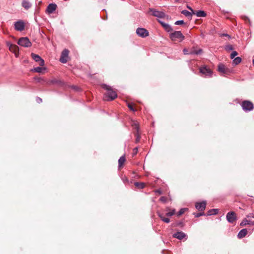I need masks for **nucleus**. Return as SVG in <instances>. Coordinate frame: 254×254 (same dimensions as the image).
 <instances>
[{"label":"nucleus","mask_w":254,"mask_h":254,"mask_svg":"<svg viewBox=\"0 0 254 254\" xmlns=\"http://www.w3.org/2000/svg\"><path fill=\"white\" fill-rule=\"evenodd\" d=\"M102 87L107 90V93L105 94L104 97L105 100L112 101L117 97V92L114 90L111 87L106 84H103Z\"/></svg>","instance_id":"f257e3e1"},{"label":"nucleus","mask_w":254,"mask_h":254,"mask_svg":"<svg viewBox=\"0 0 254 254\" xmlns=\"http://www.w3.org/2000/svg\"><path fill=\"white\" fill-rule=\"evenodd\" d=\"M169 38L173 41L179 39L180 42H182L185 39V36L180 31H175L170 33Z\"/></svg>","instance_id":"f03ea898"},{"label":"nucleus","mask_w":254,"mask_h":254,"mask_svg":"<svg viewBox=\"0 0 254 254\" xmlns=\"http://www.w3.org/2000/svg\"><path fill=\"white\" fill-rule=\"evenodd\" d=\"M243 110L246 113L252 111L254 109V104L249 100H244L241 104Z\"/></svg>","instance_id":"7ed1b4c3"},{"label":"nucleus","mask_w":254,"mask_h":254,"mask_svg":"<svg viewBox=\"0 0 254 254\" xmlns=\"http://www.w3.org/2000/svg\"><path fill=\"white\" fill-rule=\"evenodd\" d=\"M17 44L23 47H30L32 45L31 42L29 41L27 37H21L18 42Z\"/></svg>","instance_id":"20e7f679"},{"label":"nucleus","mask_w":254,"mask_h":254,"mask_svg":"<svg viewBox=\"0 0 254 254\" xmlns=\"http://www.w3.org/2000/svg\"><path fill=\"white\" fill-rule=\"evenodd\" d=\"M199 71L200 72L203 74L205 77H210L212 75V71L206 66L200 67Z\"/></svg>","instance_id":"39448f33"},{"label":"nucleus","mask_w":254,"mask_h":254,"mask_svg":"<svg viewBox=\"0 0 254 254\" xmlns=\"http://www.w3.org/2000/svg\"><path fill=\"white\" fill-rule=\"evenodd\" d=\"M226 217L228 222L232 224H233L237 219L236 214L234 211L229 212Z\"/></svg>","instance_id":"423d86ee"},{"label":"nucleus","mask_w":254,"mask_h":254,"mask_svg":"<svg viewBox=\"0 0 254 254\" xmlns=\"http://www.w3.org/2000/svg\"><path fill=\"white\" fill-rule=\"evenodd\" d=\"M149 11L151 12V14L153 16L158 18H164L166 15L164 12L158 11L154 8H150Z\"/></svg>","instance_id":"0eeeda50"},{"label":"nucleus","mask_w":254,"mask_h":254,"mask_svg":"<svg viewBox=\"0 0 254 254\" xmlns=\"http://www.w3.org/2000/svg\"><path fill=\"white\" fill-rule=\"evenodd\" d=\"M14 29L18 31H22L24 29L25 24L22 20H19L14 22Z\"/></svg>","instance_id":"6e6552de"},{"label":"nucleus","mask_w":254,"mask_h":254,"mask_svg":"<svg viewBox=\"0 0 254 254\" xmlns=\"http://www.w3.org/2000/svg\"><path fill=\"white\" fill-rule=\"evenodd\" d=\"M173 237L182 240L185 239L186 240L188 238L187 235L182 231H178L173 234Z\"/></svg>","instance_id":"1a4fd4ad"},{"label":"nucleus","mask_w":254,"mask_h":254,"mask_svg":"<svg viewBox=\"0 0 254 254\" xmlns=\"http://www.w3.org/2000/svg\"><path fill=\"white\" fill-rule=\"evenodd\" d=\"M136 34L140 37L144 38L148 36V32L143 28H138L136 30Z\"/></svg>","instance_id":"9d476101"},{"label":"nucleus","mask_w":254,"mask_h":254,"mask_svg":"<svg viewBox=\"0 0 254 254\" xmlns=\"http://www.w3.org/2000/svg\"><path fill=\"white\" fill-rule=\"evenodd\" d=\"M31 56L33 60L35 62H39V65L40 66H43L44 65L45 62L44 60H43L38 55L34 53H31Z\"/></svg>","instance_id":"9b49d317"},{"label":"nucleus","mask_w":254,"mask_h":254,"mask_svg":"<svg viewBox=\"0 0 254 254\" xmlns=\"http://www.w3.org/2000/svg\"><path fill=\"white\" fill-rule=\"evenodd\" d=\"M69 51L67 49H64L62 53V55L60 59V61L62 63H66L67 61V58L68 57Z\"/></svg>","instance_id":"f8f14e48"},{"label":"nucleus","mask_w":254,"mask_h":254,"mask_svg":"<svg viewBox=\"0 0 254 254\" xmlns=\"http://www.w3.org/2000/svg\"><path fill=\"white\" fill-rule=\"evenodd\" d=\"M206 201H202L201 202H197L195 203V208L199 211H202L205 210L206 208Z\"/></svg>","instance_id":"ddd939ff"},{"label":"nucleus","mask_w":254,"mask_h":254,"mask_svg":"<svg viewBox=\"0 0 254 254\" xmlns=\"http://www.w3.org/2000/svg\"><path fill=\"white\" fill-rule=\"evenodd\" d=\"M158 22L161 25V26L164 28V30L167 32H172L173 31V28L168 23H165L160 20H157Z\"/></svg>","instance_id":"4468645a"},{"label":"nucleus","mask_w":254,"mask_h":254,"mask_svg":"<svg viewBox=\"0 0 254 254\" xmlns=\"http://www.w3.org/2000/svg\"><path fill=\"white\" fill-rule=\"evenodd\" d=\"M57 5L55 3H50L46 9V12L49 14L53 13L56 9Z\"/></svg>","instance_id":"2eb2a0df"},{"label":"nucleus","mask_w":254,"mask_h":254,"mask_svg":"<svg viewBox=\"0 0 254 254\" xmlns=\"http://www.w3.org/2000/svg\"><path fill=\"white\" fill-rule=\"evenodd\" d=\"M6 45L7 47H8L9 50L10 51L14 53L15 54H16V53L18 52L19 48L17 45L12 44L9 42H7Z\"/></svg>","instance_id":"dca6fc26"},{"label":"nucleus","mask_w":254,"mask_h":254,"mask_svg":"<svg viewBox=\"0 0 254 254\" xmlns=\"http://www.w3.org/2000/svg\"><path fill=\"white\" fill-rule=\"evenodd\" d=\"M133 126L134 128L136 130V132L135 133V136H136L135 143H137L139 141L140 138V136L138 133L139 127L137 123H134Z\"/></svg>","instance_id":"f3484780"},{"label":"nucleus","mask_w":254,"mask_h":254,"mask_svg":"<svg viewBox=\"0 0 254 254\" xmlns=\"http://www.w3.org/2000/svg\"><path fill=\"white\" fill-rule=\"evenodd\" d=\"M218 70L223 74H227L229 72V69L222 64H220L218 65Z\"/></svg>","instance_id":"a211bd4d"},{"label":"nucleus","mask_w":254,"mask_h":254,"mask_svg":"<svg viewBox=\"0 0 254 254\" xmlns=\"http://www.w3.org/2000/svg\"><path fill=\"white\" fill-rule=\"evenodd\" d=\"M202 52V50L201 49L196 50L195 48H192L190 50V55H198L200 54Z\"/></svg>","instance_id":"6ab92c4d"},{"label":"nucleus","mask_w":254,"mask_h":254,"mask_svg":"<svg viewBox=\"0 0 254 254\" xmlns=\"http://www.w3.org/2000/svg\"><path fill=\"white\" fill-rule=\"evenodd\" d=\"M247 233V229H243L238 233L237 237L239 239H242L246 236Z\"/></svg>","instance_id":"aec40b11"},{"label":"nucleus","mask_w":254,"mask_h":254,"mask_svg":"<svg viewBox=\"0 0 254 254\" xmlns=\"http://www.w3.org/2000/svg\"><path fill=\"white\" fill-rule=\"evenodd\" d=\"M157 215L160 218V219L165 223H169L170 221V219L168 218H166L163 216V214H162L159 211L157 212Z\"/></svg>","instance_id":"412c9836"},{"label":"nucleus","mask_w":254,"mask_h":254,"mask_svg":"<svg viewBox=\"0 0 254 254\" xmlns=\"http://www.w3.org/2000/svg\"><path fill=\"white\" fill-rule=\"evenodd\" d=\"M193 14H195L197 17H205L207 15L206 13L203 10L195 11Z\"/></svg>","instance_id":"4be33fe9"},{"label":"nucleus","mask_w":254,"mask_h":254,"mask_svg":"<svg viewBox=\"0 0 254 254\" xmlns=\"http://www.w3.org/2000/svg\"><path fill=\"white\" fill-rule=\"evenodd\" d=\"M22 6L26 9H29L31 6V4L27 0H23Z\"/></svg>","instance_id":"5701e85b"},{"label":"nucleus","mask_w":254,"mask_h":254,"mask_svg":"<svg viewBox=\"0 0 254 254\" xmlns=\"http://www.w3.org/2000/svg\"><path fill=\"white\" fill-rule=\"evenodd\" d=\"M181 13L190 19L191 18L192 14H193L191 12H190L187 10H182Z\"/></svg>","instance_id":"b1692460"},{"label":"nucleus","mask_w":254,"mask_h":254,"mask_svg":"<svg viewBox=\"0 0 254 254\" xmlns=\"http://www.w3.org/2000/svg\"><path fill=\"white\" fill-rule=\"evenodd\" d=\"M51 83L52 84H59L61 86H63L64 84V82L63 81H62V80L57 79H54L52 80L51 81Z\"/></svg>","instance_id":"393cba45"},{"label":"nucleus","mask_w":254,"mask_h":254,"mask_svg":"<svg viewBox=\"0 0 254 254\" xmlns=\"http://www.w3.org/2000/svg\"><path fill=\"white\" fill-rule=\"evenodd\" d=\"M219 212L218 209H210L207 212V215L210 216L212 215H216Z\"/></svg>","instance_id":"a878e982"},{"label":"nucleus","mask_w":254,"mask_h":254,"mask_svg":"<svg viewBox=\"0 0 254 254\" xmlns=\"http://www.w3.org/2000/svg\"><path fill=\"white\" fill-rule=\"evenodd\" d=\"M242 61L241 58L238 57L234 59L233 60V64L234 65H238Z\"/></svg>","instance_id":"bb28decb"},{"label":"nucleus","mask_w":254,"mask_h":254,"mask_svg":"<svg viewBox=\"0 0 254 254\" xmlns=\"http://www.w3.org/2000/svg\"><path fill=\"white\" fill-rule=\"evenodd\" d=\"M134 186L139 189H142L145 187V184L143 183L135 182Z\"/></svg>","instance_id":"cd10ccee"},{"label":"nucleus","mask_w":254,"mask_h":254,"mask_svg":"<svg viewBox=\"0 0 254 254\" xmlns=\"http://www.w3.org/2000/svg\"><path fill=\"white\" fill-rule=\"evenodd\" d=\"M125 161H126L125 157L124 156H121L118 160L119 166V167L122 166Z\"/></svg>","instance_id":"c85d7f7f"},{"label":"nucleus","mask_w":254,"mask_h":254,"mask_svg":"<svg viewBox=\"0 0 254 254\" xmlns=\"http://www.w3.org/2000/svg\"><path fill=\"white\" fill-rule=\"evenodd\" d=\"M45 67L42 68L40 66H37V67H34L32 70L34 72H37V73H40L42 72V71L43 70H45Z\"/></svg>","instance_id":"c756f323"},{"label":"nucleus","mask_w":254,"mask_h":254,"mask_svg":"<svg viewBox=\"0 0 254 254\" xmlns=\"http://www.w3.org/2000/svg\"><path fill=\"white\" fill-rule=\"evenodd\" d=\"M251 224V222L249 220H248L246 219H244L240 223L241 226H246L247 224Z\"/></svg>","instance_id":"7c9ffc66"},{"label":"nucleus","mask_w":254,"mask_h":254,"mask_svg":"<svg viewBox=\"0 0 254 254\" xmlns=\"http://www.w3.org/2000/svg\"><path fill=\"white\" fill-rule=\"evenodd\" d=\"M187 209L188 208H181L177 213V215L178 216H181V215L185 213V211L187 210Z\"/></svg>","instance_id":"2f4dec72"},{"label":"nucleus","mask_w":254,"mask_h":254,"mask_svg":"<svg viewBox=\"0 0 254 254\" xmlns=\"http://www.w3.org/2000/svg\"><path fill=\"white\" fill-rule=\"evenodd\" d=\"M176 212V210L175 209H173L171 211L168 212L166 213V216L168 217H171L175 214Z\"/></svg>","instance_id":"473e14b6"},{"label":"nucleus","mask_w":254,"mask_h":254,"mask_svg":"<svg viewBox=\"0 0 254 254\" xmlns=\"http://www.w3.org/2000/svg\"><path fill=\"white\" fill-rule=\"evenodd\" d=\"M225 49L227 51H232L233 50L234 48L232 45H228L225 46Z\"/></svg>","instance_id":"72a5a7b5"},{"label":"nucleus","mask_w":254,"mask_h":254,"mask_svg":"<svg viewBox=\"0 0 254 254\" xmlns=\"http://www.w3.org/2000/svg\"><path fill=\"white\" fill-rule=\"evenodd\" d=\"M184 24V21L183 20H178L175 22V24L177 25H182Z\"/></svg>","instance_id":"f704fd0d"},{"label":"nucleus","mask_w":254,"mask_h":254,"mask_svg":"<svg viewBox=\"0 0 254 254\" xmlns=\"http://www.w3.org/2000/svg\"><path fill=\"white\" fill-rule=\"evenodd\" d=\"M238 55V53L236 51H233L230 56V57L232 59H234L236 56Z\"/></svg>","instance_id":"c9c22d12"},{"label":"nucleus","mask_w":254,"mask_h":254,"mask_svg":"<svg viewBox=\"0 0 254 254\" xmlns=\"http://www.w3.org/2000/svg\"><path fill=\"white\" fill-rule=\"evenodd\" d=\"M205 214L204 212H201V213H196V214H194V216L196 218H198L201 216H203V215H204Z\"/></svg>","instance_id":"e433bc0d"},{"label":"nucleus","mask_w":254,"mask_h":254,"mask_svg":"<svg viewBox=\"0 0 254 254\" xmlns=\"http://www.w3.org/2000/svg\"><path fill=\"white\" fill-rule=\"evenodd\" d=\"M160 201H161V202H163V203H165L167 201V198L165 196H161L160 199H159Z\"/></svg>","instance_id":"4c0bfd02"},{"label":"nucleus","mask_w":254,"mask_h":254,"mask_svg":"<svg viewBox=\"0 0 254 254\" xmlns=\"http://www.w3.org/2000/svg\"><path fill=\"white\" fill-rule=\"evenodd\" d=\"M137 151H138V148L137 147H135L133 149L132 156L135 155L137 153Z\"/></svg>","instance_id":"58836bf2"},{"label":"nucleus","mask_w":254,"mask_h":254,"mask_svg":"<svg viewBox=\"0 0 254 254\" xmlns=\"http://www.w3.org/2000/svg\"><path fill=\"white\" fill-rule=\"evenodd\" d=\"M127 107L130 109V110H131L132 111H133V112L135 111V109H134L133 106L130 104L128 103L127 104Z\"/></svg>","instance_id":"ea45409f"},{"label":"nucleus","mask_w":254,"mask_h":254,"mask_svg":"<svg viewBox=\"0 0 254 254\" xmlns=\"http://www.w3.org/2000/svg\"><path fill=\"white\" fill-rule=\"evenodd\" d=\"M221 37H227L229 38H231V36L227 33H223L220 35Z\"/></svg>","instance_id":"a19ab883"},{"label":"nucleus","mask_w":254,"mask_h":254,"mask_svg":"<svg viewBox=\"0 0 254 254\" xmlns=\"http://www.w3.org/2000/svg\"><path fill=\"white\" fill-rule=\"evenodd\" d=\"M183 51L185 55H190V51H189L188 49H184Z\"/></svg>","instance_id":"79ce46f5"},{"label":"nucleus","mask_w":254,"mask_h":254,"mask_svg":"<svg viewBox=\"0 0 254 254\" xmlns=\"http://www.w3.org/2000/svg\"><path fill=\"white\" fill-rule=\"evenodd\" d=\"M71 88H72L73 89H74V90L77 91H79V90H80V88H79V87H78V86H72L71 87Z\"/></svg>","instance_id":"37998d69"},{"label":"nucleus","mask_w":254,"mask_h":254,"mask_svg":"<svg viewBox=\"0 0 254 254\" xmlns=\"http://www.w3.org/2000/svg\"><path fill=\"white\" fill-rule=\"evenodd\" d=\"M221 12L224 15H226V14H229L230 13L229 11H226L224 9L222 10Z\"/></svg>","instance_id":"c03bdc74"},{"label":"nucleus","mask_w":254,"mask_h":254,"mask_svg":"<svg viewBox=\"0 0 254 254\" xmlns=\"http://www.w3.org/2000/svg\"><path fill=\"white\" fill-rule=\"evenodd\" d=\"M243 19L244 20H245L246 21H248L249 22V23H250V19L246 16H243Z\"/></svg>","instance_id":"a18cd8bd"},{"label":"nucleus","mask_w":254,"mask_h":254,"mask_svg":"<svg viewBox=\"0 0 254 254\" xmlns=\"http://www.w3.org/2000/svg\"><path fill=\"white\" fill-rule=\"evenodd\" d=\"M36 100V102L38 103H40L42 101V99L40 97H37Z\"/></svg>","instance_id":"49530a36"},{"label":"nucleus","mask_w":254,"mask_h":254,"mask_svg":"<svg viewBox=\"0 0 254 254\" xmlns=\"http://www.w3.org/2000/svg\"><path fill=\"white\" fill-rule=\"evenodd\" d=\"M155 192L156 193H158L159 194H162V191L160 189H158V190H155Z\"/></svg>","instance_id":"de8ad7c7"},{"label":"nucleus","mask_w":254,"mask_h":254,"mask_svg":"<svg viewBox=\"0 0 254 254\" xmlns=\"http://www.w3.org/2000/svg\"><path fill=\"white\" fill-rule=\"evenodd\" d=\"M123 182L124 183H128V180L127 177H124L122 179Z\"/></svg>","instance_id":"09e8293b"},{"label":"nucleus","mask_w":254,"mask_h":254,"mask_svg":"<svg viewBox=\"0 0 254 254\" xmlns=\"http://www.w3.org/2000/svg\"><path fill=\"white\" fill-rule=\"evenodd\" d=\"M187 8L190 9L193 14L194 13L195 11L190 6L187 5Z\"/></svg>","instance_id":"8fccbe9b"},{"label":"nucleus","mask_w":254,"mask_h":254,"mask_svg":"<svg viewBox=\"0 0 254 254\" xmlns=\"http://www.w3.org/2000/svg\"><path fill=\"white\" fill-rule=\"evenodd\" d=\"M247 217H253L254 218V215L253 213H250L247 215Z\"/></svg>","instance_id":"3c124183"},{"label":"nucleus","mask_w":254,"mask_h":254,"mask_svg":"<svg viewBox=\"0 0 254 254\" xmlns=\"http://www.w3.org/2000/svg\"><path fill=\"white\" fill-rule=\"evenodd\" d=\"M230 15V14L229 13V14H226V15H224L226 18L227 19H229V16Z\"/></svg>","instance_id":"603ef678"},{"label":"nucleus","mask_w":254,"mask_h":254,"mask_svg":"<svg viewBox=\"0 0 254 254\" xmlns=\"http://www.w3.org/2000/svg\"><path fill=\"white\" fill-rule=\"evenodd\" d=\"M165 210L166 211H168L169 210H170V208L169 207H167L165 209Z\"/></svg>","instance_id":"864d4df0"},{"label":"nucleus","mask_w":254,"mask_h":254,"mask_svg":"<svg viewBox=\"0 0 254 254\" xmlns=\"http://www.w3.org/2000/svg\"><path fill=\"white\" fill-rule=\"evenodd\" d=\"M181 224V222H180V223H179L177 225H180Z\"/></svg>","instance_id":"5fc2aeb1"},{"label":"nucleus","mask_w":254,"mask_h":254,"mask_svg":"<svg viewBox=\"0 0 254 254\" xmlns=\"http://www.w3.org/2000/svg\"><path fill=\"white\" fill-rule=\"evenodd\" d=\"M252 225H254V222H253L252 223Z\"/></svg>","instance_id":"6e6d98bb"}]
</instances>
